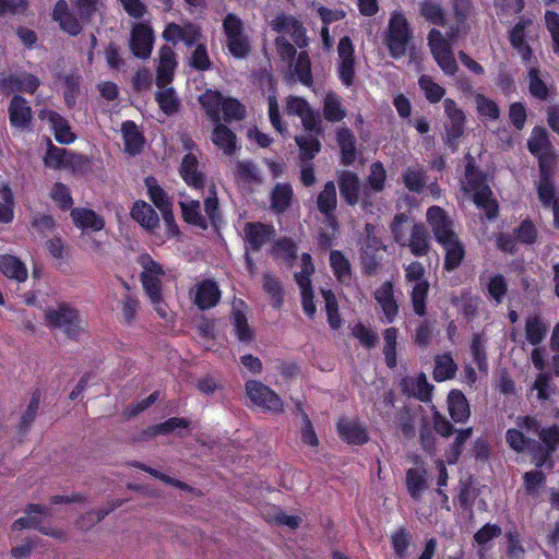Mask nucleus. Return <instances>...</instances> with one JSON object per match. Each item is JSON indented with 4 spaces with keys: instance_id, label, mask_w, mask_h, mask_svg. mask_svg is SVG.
Instances as JSON below:
<instances>
[{
    "instance_id": "nucleus-1",
    "label": "nucleus",
    "mask_w": 559,
    "mask_h": 559,
    "mask_svg": "<svg viewBox=\"0 0 559 559\" xmlns=\"http://www.w3.org/2000/svg\"><path fill=\"white\" fill-rule=\"evenodd\" d=\"M138 263L142 267L141 282L151 306L160 319L171 321L174 313L163 293V285L167 280V272L147 253L139 255Z\"/></svg>"
},
{
    "instance_id": "nucleus-2",
    "label": "nucleus",
    "mask_w": 559,
    "mask_h": 559,
    "mask_svg": "<svg viewBox=\"0 0 559 559\" xmlns=\"http://www.w3.org/2000/svg\"><path fill=\"white\" fill-rule=\"evenodd\" d=\"M427 221L432 228L436 240L444 250V267L448 271L457 269L465 255V249L453 231V222L439 206H432L427 211Z\"/></svg>"
},
{
    "instance_id": "nucleus-3",
    "label": "nucleus",
    "mask_w": 559,
    "mask_h": 559,
    "mask_svg": "<svg viewBox=\"0 0 559 559\" xmlns=\"http://www.w3.org/2000/svg\"><path fill=\"white\" fill-rule=\"evenodd\" d=\"M463 192L473 198L477 207L486 212L488 218L497 215L498 204L492 198L490 188L484 182V178L478 174L474 167L468 164L466 166L465 179L462 181Z\"/></svg>"
},
{
    "instance_id": "nucleus-4",
    "label": "nucleus",
    "mask_w": 559,
    "mask_h": 559,
    "mask_svg": "<svg viewBox=\"0 0 559 559\" xmlns=\"http://www.w3.org/2000/svg\"><path fill=\"white\" fill-rule=\"evenodd\" d=\"M199 102L206 115L215 122L221 118L225 121L241 119L245 108L234 98H224L218 92L209 90L199 97Z\"/></svg>"
},
{
    "instance_id": "nucleus-5",
    "label": "nucleus",
    "mask_w": 559,
    "mask_h": 559,
    "mask_svg": "<svg viewBox=\"0 0 559 559\" xmlns=\"http://www.w3.org/2000/svg\"><path fill=\"white\" fill-rule=\"evenodd\" d=\"M272 28L282 36L276 39L277 51L281 57L285 60H292L296 53L294 45L288 43L285 35H289L290 39L299 47L306 45L305 29L293 17L286 15H280L271 23Z\"/></svg>"
},
{
    "instance_id": "nucleus-6",
    "label": "nucleus",
    "mask_w": 559,
    "mask_h": 559,
    "mask_svg": "<svg viewBox=\"0 0 559 559\" xmlns=\"http://www.w3.org/2000/svg\"><path fill=\"white\" fill-rule=\"evenodd\" d=\"M459 32V28H450L447 32L449 39L444 38L442 33L438 29H432L429 33L428 40L431 53L438 66L442 69L444 74L448 75H453L457 70V64L449 40H454Z\"/></svg>"
},
{
    "instance_id": "nucleus-7",
    "label": "nucleus",
    "mask_w": 559,
    "mask_h": 559,
    "mask_svg": "<svg viewBox=\"0 0 559 559\" xmlns=\"http://www.w3.org/2000/svg\"><path fill=\"white\" fill-rule=\"evenodd\" d=\"M411 37L412 33L406 17L400 12H394L390 17L385 36V45L390 55L393 58L403 57L406 53Z\"/></svg>"
},
{
    "instance_id": "nucleus-8",
    "label": "nucleus",
    "mask_w": 559,
    "mask_h": 559,
    "mask_svg": "<svg viewBox=\"0 0 559 559\" xmlns=\"http://www.w3.org/2000/svg\"><path fill=\"white\" fill-rule=\"evenodd\" d=\"M45 320L48 325L62 330L71 337L76 336L79 332L84 330V321L80 318L78 311L64 305L47 308Z\"/></svg>"
},
{
    "instance_id": "nucleus-9",
    "label": "nucleus",
    "mask_w": 559,
    "mask_h": 559,
    "mask_svg": "<svg viewBox=\"0 0 559 559\" xmlns=\"http://www.w3.org/2000/svg\"><path fill=\"white\" fill-rule=\"evenodd\" d=\"M425 269L419 262H412L405 269L406 281L412 285V302L414 311L418 316L425 314V300L429 289V283L424 278Z\"/></svg>"
},
{
    "instance_id": "nucleus-10",
    "label": "nucleus",
    "mask_w": 559,
    "mask_h": 559,
    "mask_svg": "<svg viewBox=\"0 0 559 559\" xmlns=\"http://www.w3.org/2000/svg\"><path fill=\"white\" fill-rule=\"evenodd\" d=\"M145 186L151 201L162 213L163 221L166 226V236L175 237L179 233V229L175 223L171 204L167 194L152 177L145 179Z\"/></svg>"
},
{
    "instance_id": "nucleus-11",
    "label": "nucleus",
    "mask_w": 559,
    "mask_h": 559,
    "mask_svg": "<svg viewBox=\"0 0 559 559\" xmlns=\"http://www.w3.org/2000/svg\"><path fill=\"white\" fill-rule=\"evenodd\" d=\"M301 266L302 270L295 274V280L300 289L304 312L309 318H313L317 313V307L313 301V290L310 277L314 272V265L312 264L311 257L308 253H304L301 255Z\"/></svg>"
},
{
    "instance_id": "nucleus-12",
    "label": "nucleus",
    "mask_w": 559,
    "mask_h": 559,
    "mask_svg": "<svg viewBox=\"0 0 559 559\" xmlns=\"http://www.w3.org/2000/svg\"><path fill=\"white\" fill-rule=\"evenodd\" d=\"M130 215L141 227L154 236L158 245L164 243L166 239L170 238L166 236V231L163 236L157 233L159 217L156 211L145 201H135L131 207Z\"/></svg>"
},
{
    "instance_id": "nucleus-13",
    "label": "nucleus",
    "mask_w": 559,
    "mask_h": 559,
    "mask_svg": "<svg viewBox=\"0 0 559 559\" xmlns=\"http://www.w3.org/2000/svg\"><path fill=\"white\" fill-rule=\"evenodd\" d=\"M246 392L254 405L267 412H282L283 402L281 397L263 383L254 380L248 381L246 383Z\"/></svg>"
},
{
    "instance_id": "nucleus-14",
    "label": "nucleus",
    "mask_w": 559,
    "mask_h": 559,
    "mask_svg": "<svg viewBox=\"0 0 559 559\" xmlns=\"http://www.w3.org/2000/svg\"><path fill=\"white\" fill-rule=\"evenodd\" d=\"M223 26L229 52L236 58L245 57L249 51V43L243 34L241 21L237 16L228 14L224 20Z\"/></svg>"
},
{
    "instance_id": "nucleus-15",
    "label": "nucleus",
    "mask_w": 559,
    "mask_h": 559,
    "mask_svg": "<svg viewBox=\"0 0 559 559\" xmlns=\"http://www.w3.org/2000/svg\"><path fill=\"white\" fill-rule=\"evenodd\" d=\"M44 164L51 169H72L76 170L84 164V158L66 148L55 146L48 140L47 152L44 156Z\"/></svg>"
},
{
    "instance_id": "nucleus-16",
    "label": "nucleus",
    "mask_w": 559,
    "mask_h": 559,
    "mask_svg": "<svg viewBox=\"0 0 559 559\" xmlns=\"http://www.w3.org/2000/svg\"><path fill=\"white\" fill-rule=\"evenodd\" d=\"M189 295L200 310H207L218 304L222 293L215 281L202 280L193 285Z\"/></svg>"
},
{
    "instance_id": "nucleus-17",
    "label": "nucleus",
    "mask_w": 559,
    "mask_h": 559,
    "mask_svg": "<svg viewBox=\"0 0 559 559\" xmlns=\"http://www.w3.org/2000/svg\"><path fill=\"white\" fill-rule=\"evenodd\" d=\"M355 48L352 39L344 36L337 45V71L342 83L346 86L352 85L355 78Z\"/></svg>"
},
{
    "instance_id": "nucleus-18",
    "label": "nucleus",
    "mask_w": 559,
    "mask_h": 559,
    "mask_svg": "<svg viewBox=\"0 0 559 559\" xmlns=\"http://www.w3.org/2000/svg\"><path fill=\"white\" fill-rule=\"evenodd\" d=\"M539 437L545 447H536L532 460L537 467H552L551 453L559 445V427L542 430Z\"/></svg>"
},
{
    "instance_id": "nucleus-19",
    "label": "nucleus",
    "mask_w": 559,
    "mask_h": 559,
    "mask_svg": "<svg viewBox=\"0 0 559 559\" xmlns=\"http://www.w3.org/2000/svg\"><path fill=\"white\" fill-rule=\"evenodd\" d=\"M130 49L138 58L147 59L154 45V33L150 25L135 23L131 29Z\"/></svg>"
},
{
    "instance_id": "nucleus-20",
    "label": "nucleus",
    "mask_w": 559,
    "mask_h": 559,
    "mask_svg": "<svg viewBox=\"0 0 559 559\" xmlns=\"http://www.w3.org/2000/svg\"><path fill=\"white\" fill-rule=\"evenodd\" d=\"M443 106L448 118L445 123L447 140L451 145H453L464 133L466 117L464 111L451 98H445Z\"/></svg>"
},
{
    "instance_id": "nucleus-21",
    "label": "nucleus",
    "mask_w": 559,
    "mask_h": 559,
    "mask_svg": "<svg viewBox=\"0 0 559 559\" xmlns=\"http://www.w3.org/2000/svg\"><path fill=\"white\" fill-rule=\"evenodd\" d=\"M38 118L48 123L55 134V139L61 144H70L74 142L75 134L71 131V127L67 119H64L57 111L44 108L39 110Z\"/></svg>"
},
{
    "instance_id": "nucleus-22",
    "label": "nucleus",
    "mask_w": 559,
    "mask_h": 559,
    "mask_svg": "<svg viewBox=\"0 0 559 559\" xmlns=\"http://www.w3.org/2000/svg\"><path fill=\"white\" fill-rule=\"evenodd\" d=\"M336 429L340 438L348 444H365L369 440L365 424L355 417L340 418Z\"/></svg>"
},
{
    "instance_id": "nucleus-23",
    "label": "nucleus",
    "mask_w": 559,
    "mask_h": 559,
    "mask_svg": "<svg viewBox=\"0 0 559 559\" xmlns=\"http://www.w3.org/2000/svg\"><path fill=\"white\" fill-rule=\"evenodd\" d=\"M286 112L288 115L298 116L302 126L308 131H314L318 127V116L312 111L309 104L301 97H288L286 100Z\"/></svg>"
},
{
    "instance_id": "nucleus-24",
    "label": "nucleus",
    "mask_w": 559,
    "mask_h": 559,
    "mask_svg": "<svg viewBox=\"0 0 559 559\" xmlns=\"http://www.w3.org/2000/svg\"><path fill=\"white\" fill-rule=\"evenodd\" d=\"M52 19L69 35H78L83 27L82 20L70 10L66 0H59L52 11Z\"/></svg>"
},
{
    "instance_id": "nucleus-25",
    "label": "nucleus",
    "mask_w": 559,
    "mask_h": 559,
    "mask_svg": "<svg viewBox=\"0 0 559 559\" xmlns=\"http://www.w3.org/2000/svg\"><path fill=\"white\" fill-rule=\"evenodd\" d=\"M201 32L198 26L187 23L183 25L170 23L163 32V38L173 44L183 41L187 46H191L199 40Z\"/></svg>"
},
{
    "instance_id": "nucleus-26",
    "label": "nucleus",
    "mask_w": 559,
    "mask_h": 559,
    "mask_svg": "<svg viewBox=\"0 0 559 559\" xmlns=\"http://www.w3.org/2000/svg\"><path fill=\"white\" fill-rule=\"evenodd\" d=\"M176 67L177 61L173 48L163 46L158 53L156 76V85L158 88L165 87L171 83Z\"/></svg>"
},
{
    "instance_id": "nucleus-27",
    "label": "nucleus",
    "mask_w": 559,
    "mask_h": 559,
    "mask_svg": "<svg viewBox=\"0 0 559 559\" xmlns=\"http://www.w3.org/2000/svg\"><path fill=\"white\" fill-rule=\"evenodd\" d=\"M373 295L378 305L381 307L382 313L385 317V321L388 323L393 322L399 312V305L394 299L392 283H383L376 289Z\"/></svg>"
},
{
    "instance_id": "nucleus-28",
    "label": "nucleus",
    "mask_w": 559,
    "mask_h": 559,
    "mask_svg": "<svg viewBox=\"0 0 559 559\" xmlns=\"http://www.w3.org/2000/svg\"><path fill=\"white\" fill-rule=\"evenodd\" d=\"M9 119L13 128L25 129L32 120V108L27 100L14 95L9 105Z\"/></svg>"
},
{
    "instance_id": "nucleus-29",
    "label": "nucleus",
    "mask_w": 559,
    "mask_h": 559,
    "mask_svg": "<svg viewBox=\"0 0 559 559\" xmlns=\"http://www.w3.org/2000/svg\"><path fill=\"white\" fill-rule=\"evenodd\" d=\"M245 239L252 250L260 249L274 235L273 227L261 223H248L245 226Z\"/></svg>"
},
{
    "instance_id": "nucleus-30",
    "label": "nucleus",
    "mask_w": 559,
    "mask_h": 559,
    "mask_svg": "<svg viewBox=\"0 0 559 559\" xmlns=\"http://www.w3.org/2000/svg\"><path fill=\"white\" fill-rule=\"evenodd\" d=\"M0 272L17 283H23L28 277V271L24 262L12 254H0Z\"/></svg>"
},
{
    "instance_id": "nucleus-31",
    "label": "nucleus",
    "mask_w": 559,
    "mask_h": 559,
    "mask_svg": "<svg viewBox=\"0 0 559 559\" xmlns=\"http://www.w3.org/2000/svg\"><path fill=\"white\" fill-rule=\"evenodd\" d=\"M71 217L75 226L81 229H92L94 231H99L105 226L104 218L91 209L76 207L72 210Z\"/></svg>"
},
{
    "instance_id": "nucleus-32",
    "label": "nucleus",
    "mask_w": 559,
    "mask_h": 559,
    "mask_svg": "<svg viewBox=\"0 0 559 559\" xmlns=\"http://www.w3.org/2000/svg\"><path fill=\"white\" fill-rule=\"evenodd\" d=\"M448 408L451 418L455 423H464L469 417V405L464 394L459 390H452L448 395Z\"/></svg>"
},
{
    "instance_id": "nucleus-33",
    "label": "nucleus",
    "mask_w": 559,
    "mask_h": 559,
    "mask_svg": "<svg viewBox=\"0 0 559 559\" xmlns=\"http://www.w3.org/2000/svg\"><path fill=\"white\" fill-rule=\"evenodd\" d=\"M401 385L404 392L416 396L420 401H427L432 389L424 373L406 377L402 380Z\"/></svg>"
},
{
    "instance_id": "nucleus-34",
    "label": "nucleus",
    "mask_w": 559,
    "mask_h": 559,
    "mask_svg": "<svg viewBox=\"0 0 559 559\" xmlns=\"http://www.w3.org/2000/svg\"><path fill=\"white\" fill-rule=\"evenodd\" d=\"M212 142L226 155H231L237 150V140L235 133L226 126L217 122L212 135Z\"/></svg>"
},
{
    "instance_id": "nucleus-35",
    "label": "nucleus",
    "mask_w": 559,
    "mask_h": 559,
    "mask_svg": "<svg viewBox=\"0 0 559 559\" xmlns=\"http://www.w3.org/2000/svg\"><path fill=\"white\" fill-rule=\"evenodd\" d=\"M532 23L531 19H521L510 33L512 46L519 51L524 60H528L532 53L530 47L525 44V28L532 25Z\"/></svg>"
},
{
    "instance_id": "nucleus-36",
    "label": "nucleus",
    "mask_w": 559,
    "mask_h": 559,
    "mask_svg": "<svg viewBox=\"0 0 559 559\" xmlns=\"http://www.w3.org/2000/svg\"><path fill=\"white\" fill-rule=\"evenodd\" d=\"M406 485L412 498L418 500L427 488V471L424 467L409 468Z\"/></svg>"
},
{
    "instance_id": "nucleus-37",
    "label": "nucleus",
    "mask_w": 559,
    "mask_h": 559,
    "mask_svg": "<svg viewBox=\"0 0 559 559\" xmlns=\"http://www.w3.org/2000/svg\"><path fill=\"white\" fill-rule=\"evenodd\" d=\"M330 266L342 284H346L352 278V267L348 259L338 250H332L330 252Z\"/></svg>"
},
{
    "instance_id": "nucleus-38",
    "label": "nucleus",
    "mask_w": 559,
    "mask_h": 559,
    "mask_svg": "<svg viewBox=\"0 0 559 559\" xmlns=\"http://www.w3.org/2000/svg\"><path fill=\"white\" fill-rule=\"evenodd\" d=\"M121 133L126 152L129 154L139 153L143 145V138L135 123L132 121L123 122L121 126Z\"/></svg>"
},
{
    "instance_id": "nucleus-39",
    "label": "nucleus",
    "mask_w": 559,
    "mask_h": 559,
    "mask_svg": "<svg viewBox=\"0 0 559 559\" xmlns=\"http://www.w3.org/2000/svg\"><path fill=\"white\" fill-rule=\"evenodd\" d=\"M180 175L189 186L198 187L201 183L202 175L198 170V158L194 153L189 152L183 156Z\"/></svg>"
},
{
    "instance_id": "nucleus-40",
    "label": "nucleus",
    "mask_w": 559,
    "mask_h": 559,
    "mask_svg": "<svg viewBox=\"0 0 559 559\" xmlns=\"http://www.w3.org/2000/svg\"><path fill=\"white\" fill-rule=\"evenodd\" d=\"M340 190L347 203L356 204L359 200L358 177L353 173H343L340 177Z\"/></svg>"
},
{
    "instance_id": "nucleus-41",
    "label": "nucleus",
    "mask_w": 559,
    "mask_h": 559,
    "mask_svg": "<svg viewBox=\"0 0 559 559\" xmlns=\"http://www.w3.org/2000/svg\"><path fill=\"white\" fill-rule=\"evenodd\" d=\"M406 246L411 248V251L415 255H424L428 251L429 237L424 226L413 225L411 228V236Z\"/></svg>"
},
{
    "instance_id": "nucleus-42",
    "label": "nucleus",
    "mask_w": 559,
    "mask_h": 559,
    "mask_svg": "<svg viewBox=\"0 0 559 559\" xmlns=\"http://www.w3.org/2000/svg\"><path fill=\"white\" fill-rule=\"evenodd\" d=\"M182 217L189 224L206 228V219L201 213L200 203L197 200H182L180 201Z\"/></svg>"
},
{
    "instance_id": "nucleus-43",
    "label": "nucleus",
    "mask_w": 559,
    "mask_h": 559,
    "mask_svg": "<svg viewBox=\"0 0 559 559\" xmlns=\"http://www.w3.org/2000/svg\"><path fill=\"white\" fill-rule=\"evenodd\" d=\"M456 364L449 354L439 355L435 360L433 378L437 381H445L454 377Z\"/></svg>"
},
{
    "instance_id": "nucleus-44",
    "label": "nucleus",
    "mask_w": 559,
    "mask_h": 559,
    "mask_svg": "<svg viewBox=\"0 0 559 559\" xmlns=\"http://www.w3.org/2000/svg\"><path fill=\"white\" fill-rule=\"evenodd\" d=\"M547 333L546 324L537 316H530L525 322V336L530 344H539Z\"/></svg>"
},
{
    "instance_id": "nucleus-45",
    "label": "nucleus",
    "mask_w": 559,
    "mask_h": 559,
    "mask_svg": "<svg viewBox=\"0 0 559 559\" xmlns=\"http://www.w3.org/2000/svg\"><path fill=\"white\" fill-rule=\"evenodd\" d=\"M155 99L159 105V108L166 115H173L179 109V100L176 96L175 90L168 85L155 93Z\"/></svg>"
},
{
    "instance_id": "nucleus-46",
    "label": "nucleus",
    "mask_w": 559,
    "mask_h": 559,
    "mask_svg": "<svg viewBox=\"0 0 559 559\" xmlns=\"http://www.w3.org/2000/svg\"><path fill=\"white\" fill-rule=\"evenodd\" d=\"M536 190L540 203L545 207H552L555 201L559 197V193L555 190L552 178L539 177V180L536 183Z\"/></svg>"
},
{
    "instance_id": "nucleus-47",
    "label": "nucleus",
    "mask_w": 559,
    "mask_h": 559,
    "mask_svg": "<svg viewBox=\"0 0 559 559\" xmlns=\"http://www.w3.org/2000/svg\"><path fill=\"white\" fill-rule=\"evenodd\" d=\"M476 110L481 119L497 120L500 116V109L495 100L487 98L480 93L474 96Z\"/></svg>"
},
{
    "instance_id": "nucleus-48",
    "label": "nucleus",
    "mask_w": 559,
    "mask_h": 559,
    "mask_svg": "<svg viewBox=\"0 0 559 559\" xmlns=\"http://www.w3.org/2000/svg\"><path fill=\"white\" fill-rule=\"evenodd\" d=\"M0 222L9 223L13 219L14 197L9 183L0 185Z\"/></svg>"
},
{
    "instance_id": "nucleus-49",
    "label": "nucleus",
    "mask_w": 559,
    "mask_h": 559,
    "mask_svg": "<svg viewBox=\"0 0 559 559\" xmlns=\"http://www.w3.org/2000/svg\"><path fill=\"white\" fill-rule=\"evenodd\" d=\"M321 294L325 302V312L329 325L333 330H336L342 325L336 297L330 289H322Z\"/></svg>"
},
{
    "instance_id": "nucleus-50",
    "label": "nucleus",
    "mask_w": 559,
    "mask_h": 559,
    "mask_svg": "<svg viewBox=\"0 0 559 559\" xmlns=\"http://www.w3.org/2000/svg\"><path fill=\"white\" fill-rule=\"evenodd\" d=\"M530 152L536 157L552 148L547 132L542 128H534L527 142Z\"/></svg>"
},
{
    "instance_id": "nucleus-51",
    "label": "nucleus",
    "mask_w": 559,
    "mask_h": 559,
    "mask_svg": "<svg viewBox=\"0 0 559 559\" xmlns=\"http://www.w3.org/2000/svg\"><path fill=\"white\" fill-rule=\"evenodd\" d=\"M231 320L237 338L242 343H250L253 340L254 333L249 326L243 312L234 309Z\"/></svg>"
},
{
    "instance_id": "nucleus-52",
    "label": "nucleus",
    "mask_w": 559,
    "mask_h": 559,
    "mask_svg": "<svg viewBox=\"0 0 559 559\" xmlns=\"http://www.w3.org/2000/svg\"><path fill=\"white\" fill-rule=\"evenodd\" d=\"M337 142L341 147L342 158L345 164H350L356 157L355 138L348 129L337 131Z\"/></svg>"
},
{
    "instance_id": "nucleus-53",
    "label": "nucleus",
    "mask_w": 559,
    "mask_h": 559,
    "mask_svg": "<svg viewBox=\"0 0 559 559\" xmlns=\"http://www.w3.org/2000/svg\"><path fill=\"white\" fill-rule=\"evenodd\" d=\"M318 209L323 214H330L336 206V188L334 182L325 183L324 189L319 193L317 200Z\"/></svg>"
},
{
    "instance_id": "nucleus-54",
    "label": "nucleus",
    "mask_w": 559,
    "mask_h": 559,
    "mask_svg": "<svg viewBox=\"0 0 559 559\" xmlns=\"http://www.w3.org/2000/svg\"><path fill=\"white\" fill-rule=\"evenodd\" d=\"M323 114L330 121H341L345 111L342 108L341 98L333 92H329L324 98Z\"/></svg>"
},
{
    "instance_id": "nucleus-55",
    "label": "nucleus",
    "mask_w": 559,
    "mask_h": 559,
    "mask_svg": "<svg viewBox=\"0 0 559 559\" xmlns=\"http://www.w3.org/2000/svg\"><path fill=\"white\" fill-rule=\"evenodd\" d=\"M399 331L395 328H388L383 333L384 338V347L383 354L385 357V362L390 368H393L396 365V342H397Z\"/></svg>"
},
{
    "instance_id": "nucleus-56",
    "label": "nucleus",
    "mask_w": 559,
    "mask_h": 559,
    "mask_svg": "<svg viewBox=\"0 0 559 559\" xmlns=\"http://www.w3.org/2000/svg\"><path fill=\"white\" fill-rule=\"evenodd\" d=\"M13 90L33 94L40 85V80L31 73H20L10 79Z\"/></svg>"
},
{
    "instance_id": "nucleus-57",
    "label": "nucleus",
    "mask_w": 559,
    "mask_h": 559,
    "mask_svg": "<svg viewBox=\"0 0 559 559\" xmlns=\"http://www.w3.org/2000/svg\"><path fill=\"white\" fill-rule=\"evenodd\" d=\"M537 158L539 164V177L552 178L559 164V156L556 150L552 147L537 156Z\"/></svg>"
},
{
    "instance_id": "nucleus-58",
    "label": "nucleus",
    "mask_w": 559,
    "mask_h": 559,
    "mask_svg": "<svg viewBox=\"0 0 559 559\" xmlns=\"http://www.w3.org/2000/svg\"><path fill=\"white\" fill-rule=\"evenodd\" d=\"M418 84L430 103H438L445 94V90L428 75H421Z\"/></svg>"
},
{
    "instance_id": "nucleus-59",
    "label": "nucleus",
    "mask_w": 559,
    "mask_h": 559,
    "mask_svg": "<svg viewBox=\"0 0 559 559\" xmlns=\"http://www.w3.org/2000/svg\"><path fill=\"white\" fill-rule=\"evenodd\" d=\"M78 14L82 20V24L90 23L92 17L99 13L104 8L103 0H76Z\"/></svg>"
},
{
    "instance_id": "nucleus-60",
    "label": "nucleus",
    "mask_w": 559,
    "mask_h": 559,
    "mask_svg": "<svg viewBox=\"0 0 559 559\" xmlns=\"http://www.w3.org/2000/svg\"><path fill=\"white\" fill-rule=\"evenodd\" d=\"M296 143L300 150V158L304 162L311 160L316 154L320 151L319 140L312 135L296 136Z\"/></svg>"
},
{
    "instance_id": "nucleus-61",
    "label": "nucleus",
    "mask_w": 559,
    "mask_h": 559,
    "mask_svg": "<svg viewBox=\"0 0 559 559\" xmlns=\"http://www.w3.org/2000/svg\"><path fill=\"white\" fill-rule=\"evenodd\" d=\"M292 195L289 186L277 185L272 192V209L278 213L284 212L290 203Z\"/></svg>"
},
{
    "instance_id": "nucleus-62",
    "label": "nucleus",
    "mask_w": 559,
    "mask_h": 559,
    "mask_svg": "<svg viewBox=\"0 0 559 559\" xmlns=\"http://www.w3.org/2000/svg\"><path fill=\"white\" fill-rule=\"evenodd\" d=\"M46 514L45 508L41 506H31L26 516L16 520L13 524L14 530L27 527H37L40 519Z\"/></svg>"
},
{
    "instance_id": "nucleus-63",
    "label": "nucleus",
    "mask_w": 559,
    "mask_h": 559,
    "mask_svg": "<svg viewBox=\"0 0 559 559\" xmlns=\"http://www.w3.org/2000/svg\"><path fill=\"white\" fill-rule=\"evenodd\" d=\"M391 229L395 241L402 246H406L409 230L407 216L404 214L396 215L392 223Z\"/></svg>"
},
{
    "instance_id": "nucleus-64",
    "label": "nucleus",
    "mask_w": 559,
    "mask_h": 559,
    "mask_svg": "<svg viewBox=\"0 0 559 559\" xmlns=\"http://www.w3.org/2000/svg\"><path fill=\"white\" fill-rule=\"evenodd\" d=\"M263 289L271 297L273 307L280 308L283 302L281 282L266 274L264 275Z\"/></svg>"
}]
</instances>
